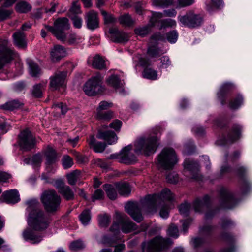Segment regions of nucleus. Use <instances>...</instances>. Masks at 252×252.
Instances as JSON below:
<instances>
[{"label": "nucleus", "instance_id": "obj_1", "mask_svg": "<svg viewBox=\"0 0 252 252\" xmlns=\"http://www.w3.org/2000/svg\"><path fill=\"white\" fill-rule=\"evenodd\" d=\"M28 207L26 209L28 212L27 223L30 228L25 229L22 236L25 240L35 244L40 242L43 236L34 231H42L47 229L50 223V220L45 212L40 209L39 203L36 199L29 200L27 202Z\"/></svg>", "mask_w": 252, "mask_h": 252}, {"label": "nucleus", "instance_id": "obj_2", "mask_svg": "<svg viewBox=\"0 0 252 252\" xmlns=\"http://www.w3.org/2000/svg\"><path fill=\"white\" fill-rule=\"evenodd\" d=\"M158 139L156 136H141L135 142L134 152L137 154L149 156L154 154L158 147Z\"/></svg>", "mask_w": 252, "mask_h": 252}, {"label": "nucleus", "instance_id": "obj_3", "mask_svg": "<svg viewBox=\"0 0 252 252\" xmlns=\"http://www.w3.org/2000/svg\"><path fill=\"white\" fill-rule=\"evenodd\" d=\"M41 200L46 210L53 213L60 208L61 198L54 189L45 190L41 196Z\"/></svg>", "mask_w": 252, "mask_h": 252}, {"label": "nucleus", "instance_id": "obj_4", "mask_svg": "<svg viewBox=\"0 0 252 252\" xmlns=\"http://www.w3.org/2000/svg\"><path fill=\"white\" fill-rule=\"evenodd\" d=\"M158 165L165 169H171L177 163L178 158L175 150L171 148H165L158 155Z\"/></svg>", "mask_w": 252, "mask_h": 252}, {"label": "nucleus", "instance_id": "obj_5", "mask_svg": "<svg viewBox=\"0 0 252 252\" xmlns=\"http://www.w3.org/2000/svg\"><path fill=\"white\" fill-rule=\"evenodd\" d=\"M45 29L51 32L58 40L65 42L66 35L64 32L70 28L69 20L67 18L61 17L57 19L54 22V26L46 25Z\"/></svg>", "mask_w": 252, "mask_h": 252}, {"label": "nucleus", "instance_id": "obj_6", "mask_svg": "<svg viewBox=\"0 0 252 252\" xmlns=\"http://www.w3.org/2000/svg\"><path fill=\"white\" fill-rule=\"evenodd\" d=\"M122 123L119 120H115L109 126L103 125L98 130L97 138L105 140L109 145L116 143L118 137L116 133L112 131H106L104 130L108 127L119 131L122 126Z\"/></svg>", "mask_w": 252, "mask_h": 252}, {"label": "nucleus", "instance_id": "obj_7", "mask_svg": "<svg viewBox=\"0 0 252 252\" xmlns=\"http://www.w3.org/2000/svg\"><path fill=\"white\" fill-rule=\"evenodd\" d=\"M174 195L171 190L167 188H165L162 190L159 194H154L147 196L144 201L151 206L154 209L156 208L158 204H165V201L170 202L172 203L174 201Z\"/></svg>", "mask_w": 252, "mask_h": 252}, {"label": "nucleus", "instance_id": "obj_8", "mask_svg": "<svg viewBox=\"0 0 252 252\" xmlns=\"http://www.w3.org/2000/svg\"><path fill=\"white\" fill-rule=\"evenodd\" d=\"M116 214L120 223L119 224L114 223L110 228V231L113 232L115 235H117L120 233V226L122 232L125 233L137 230V225L129 220H126L124 214L120 212H116Z\"/></svg>", "mask_w": 252, "mask_h": 252}, {"label": "nucleus", "instance_id": "obj_9", "mask_svg": "<svg viewBox=\"0 0 252 252\" xmlns=\"http://www.w3.org/2000/svg\"><path fill=\"white\" fill-rule=\"evenodd\" d=\"M172 244L173 241L169 238L165 239L160 236H157L151 241L143 243L142 249L144 252H159L162 249Z\"/></svg>", "mask_w": 252, "mask_h": 252}, {"label": "nucleus", "instance_id": "obj_10", "mask_svg": "<svg viewBox=\"0 0 252 252\" xmlns=\"http://www.w3.org/2000/svg\"><path fill=\"white\" fill-rule=\"evenodd\" d=\"M102 77L100 75L92 77L84 85L83 90L88 96H93L103 92Z\"/></svg>", "mask_w": 252, "mask_h": 252}, {"label": "nucleus", "instance_id": "obj_11", "mask_svg": "<svg viewBox=\"0 0 252 252\" xmlns=\"http://www.w3.org/2000/svg\"><path fill=\"white\" fill-rule=\"evenodd\" d=\"M219 195L220 202L222 208L230 209L234 207L237 203L233 194L227 189L221 188Z\"/></svg>", "mask_w": 252, "mask_h": 252}, {"label": "nucleus", "instance_id": "obj_12", "mask_svg": "<svg viewBox=\"0 0 252 252\" xmlns=\"http://www.w3.org/2000/svg\"><path fill=\"white\" fill-rule=\"evenodd\" d=\"M19 144L24 150H30L34 146L35 140L30 131L26 129L19 135Z\"/></svg>", "mask_w": 252, "mask_h": 252}, {"label": "nucleus", "instance_id": "obj_13", "mask_svg": "<svg viewBox=\"0 0 252 252\" xmlns=\"http://www.w3.org/2000/svg\"><path fill=\"white\" fill-rule=\"evenodd\" d=\"M141 203L136 202H128L125 205V210L137 222L143 220L141 214Z\"/></svg>", "mask_w": 252, "mask_h": 252}, {"label": "nucleus", "instance_id": "obj_14", "mask_svg": "<svg viewBox=\"0 0 252 252\" xmlns=\"http://www.w3.org/2000/svg\"><path fill=\"white\" fill-rule=\"evenodd\" d=\"M178 19L183 25L191 28L199 26L202 22V17L192 12H189L184 16H179Z\"/></svg>", "mask_w": 252, "mask_h": 252}, {"label": "nucleus", "instance_id": "obj_15", "mask_svg": "<svg viewBox=\"0 0 252 252\" xmlns=\"http://www.w3.org/2000/svg\"><path fill=\"white\" fill-rule=\"evenodd\" d=\"M67 75L66 71H58L50 77V86L51 89L55 90L65 86Z\"/></svg>", "mask_w": 252, "mask_h": 252}, {"label": "nucleus", "instance_id": "obj_16", "mask_svg": "<svg viewBox=\"0 0 252 252\" xmlns=\"http://www.w3.org/2000/svg\"><path fill=\"white\" fill-rule=\"evenodd\" d=\"M113 105L111 102L103 101L100 102L97 108L96 118L98 120L108 121L113 117V113L111 111L104 112L103 111L111 108Z\"/></svg>", "mask_w": 252, "mask_h": 252}, {"label": "nucleus", "instance_id": "obj_17", "mask_svg": "<svg viewBox=\"0 0 252 252\" xmlns=\"http://www.w3.org/2000/svg\"><path fill=\"white\" fill-rule=\"evenodd\" d=\"M85 22L88 29L94 30L99 27V21L97 13L94 10L87 12L85 16Z\"/></svg>", "mask_w": 252, "mask_h": 252}, {"label": "nucleus", "instance_id": "obj_18", "mask_svg": "<svg viewBox=\"0 0 252 252\" xmlns=\"http://www.w3.org/2000/svg\"><path fill=\"white\" fill-rule=\"evenodd\" d=\"M132 149L131 145L126 146L120 152L121 160L120 162L125 164H133L136 161V157L134 155L130 152Z\"/></svg>", "mask_w": 252, "mask_h": 252}, {"label": "nucleus", "instance_id": "obj_19", "mask_svg": "<svg viewBox=\"0 0 252 252\" xmlns=\"http://www.w3.org/2000/svg\"><path fill=\"white\" fill-rule=\"evenodd\" d=\"M163 14L161 13L156 12L153 14L152 17L150 20L152 26H154L157 22H161L162 28L170 27H173L176 26V22L172 19H166L164 20H160V19L163 17Z\"/></svg>", "mask_w": 252, "mask_h": 252}, {"label": "nucleus", "instance_id": "obj_20", "mask_svg": "<svg viewBox=\"0 0 252 252\" xmlns=\"http://www.w3.org/2000/svg\"><path fill=\"white\" fill-rule=\"evenodd\" d=\"M144 204L148 208L149 212H155L158 208H160V210L159 214L160 217L163 219H166L168 217L169 210L174 207L172 203H169L168 204H158V205L156 206V208L154 209L151 206L149 205L147 202L144 201Z\"/></svg>", "mask_w": 252, "mask_h": 252}, {"label": "nucleus", "instance_id": "obj_21", "mask_svg": "<svg viewBox=\"0 0 252 252\" xmlns=\"http://www.w3.org/2000/svg\"><path fill=\"white\" fill-rule=\"evenodd\" d=\"M50 54L53 62H57L65 57L66 55V50L60 45H55L51 49Z\"/></svg>", "mask_w": 252, "mask_h": 252}, {"label": "nucleus", "instance_id": "obj_22", "mask_svg": "<svg viewBox=\"0 0 252 252\" xmlns=\"http://www.w3.org/2000/svg\"><path fill=\"white\" fill-rule=\"evenodd\" d=\"M109 32L112 35L116 42H125L129 39V35L127 33L123 31H119L117 28L110 29Z\"/></svg>", "mask_w": 252, "mask_h": 252}, {"label": "nucleus", "instance_id": "obj_23", "mask_svg": "<svg viewBox=\"0 0 252 252\" xmlns=\"http://www.w3.org/2000/svg\"><path fill=\"white\" fill-rule=\"evenodd\" d=\"M184 166L185 172H189L192 178L196 179L194 174L198 171L199 165L198 163L190 159H186Z\"/></svg>", "mask_w": 252, "mask_h": 252}, {"label": "nucleus", "instance_id": "obj_24", "mask_svg": "<svg viewBox=\"0 0 252 252\" xmlns=\"http://www.w3.org/2000/svg\"><path fill=\"white\" fill-rule=\"evenodd\" d=\"M2 197L5 202L14 204L20 200L19 195L16 189H11L3 193Z\"/></svg>", "mask_w": 252, "mask_h": 252}, {"label": "nucleus", "instance_id": "obj_25", "mask_svg": "<svg viewBox=\"0 0 252 252\" xmlns=\"http://www.w3.org/2000/svg\"><path fill=\"white\" fill-rule=\"evenodd\" d=\"M210 198L208 195H205L200 199H197L193 204V207L195 212H201L208 207Z\"/></svg>", "mask_w": 252, "mask_h": 252}, {"label": "nucleus", "instance_id": "obj_26", "mask_svg": "<svg viewBox=\"0 0 252 252\" xmlns=\"http://www.w3.org/2000/svg\"><path fill=\"white\" fill-rule=\"evenodd\" d=\"M41 179L44 180L46 183L53 185L57 189H58L59 192H60V191L63 187L66 186H64V182L62 179H54L45 173H43L42 174Z\"/></svg>", "mask_w": 252, "mask_h": 252}, {"label": "nucleus", "instance_id": "obj_27", "mask_svg": "<svg viewBox=\"0 0 252 252\" xmlns=\"http://www.w3.org/2000/svg\"><path fill=\"white\" fill-rule=\"evenodd\" d=\"M89 145L93 149V150L97 153L103 152L106 147L105 143L97 142L94 136H91L87 140Z\"/></svg>", "mask_w": 252, "mask_h": 252}, {"label": "nucleus", "instance_id": "obj_28", "mask_svg": "<svg viewBox=\"0 0 252 252\" xmlns=\"http://www.w3.org/2000/svg\"><path fill=\"white\" fill-rule=\"evenodd\" d=\"M14 44L19 48L24 49L27 46L25 36L23 32L18 31L13 34Z\"/></svg>", "mask_w": 252, "mask_h": 252}, {"label": "nucleus", "instance_id": "obj_29", "mask_svg": "<svg viewBox=\"0 0 252 252\" xmlns=\"http://www.w3.org/2000/svg\"><path fill=\"white\" fill-rule=\"evenodd\" d=\"M107 197L112 200H114L117 198V187L116 184L115 185L105 184L103 186Z\"/></svg>", "mask_w": 252, "mask_h": 252}, {"label": "nucleus", "instance_id": "obj_30", "mask_svg": "<svg viewBox=\"0 0 252 252\" xmlns=\"http://www.w3.org/2000/svg\"><path fill=\"white\" fill-rule=\"evenodd\" d=\"M43 155L46 158L45 163H56L58 160L57 153L51 147H47L44 151Z\"/></svg>", "mask_w": 252, "mask_h": 252}, {"label": "nucleus", "instance_id": "obj_31", "mask_svg": "<svg viewBox=\"0 0 252 252\" xmlns=\"http://www.w3.org/2000/svg\"><path fill=\"white\" fill-rule=\"evenodd\" d=\"M107 82L109 85L115 89L120 90V93H121V89L123 86V83L117 75H112L107 79Z\"/></svg>", "mask_w": 252, "mask_h": 252}, {"label": "nucleus", "instance_id": "obj_32", "mask_svg": "<svg viewBox=\"0 0 252 252\" xmlns=\"http://www.w3.org/2000/svg\"><path fill=\"white\" fill-rule=\"evenodd\" d=\"M46 86V82H42L34 85L31 91L32 95L35 97H42L43 91L44 90Z\"/></svg>", "mask_w": 252, "mask_h": 252}, {"label": "nucleus", "instance_id": "obj_33", "mask_svg": "<svg viewBox=\"0 0 252 252\" xmlns=\"http://www.w3.org/2000/svg\"><path fill=\"white\" fill-rule=\"evenodd\" d=\"M27 64L29 66L30 74L34 77H38L41 74V70L38 66L32 60H28Z\"/></svg>", "mask_w": 252, "mask_h": 252}, {"label": "nucleus", "instance_id": "obj_34", "mask_svg": "<svg viewBox=\"0 0 252 252\" xmlns=\"http://www.w3.org/2000/svg\"><path fill=\"white\" fill-rule=\"evenodd\" d=\"M93 67L97 69H102L105 68L106 64L104 59L99 55L95 56L92 60Z\"/></svg>", "mask_w": 252, "mask_h": 252}, {"label": "nucleus", "instance_id": "obj_35", "mask_svg": "<svg viewBox=\"0 0 252 252\" xmlns=\"http://www.w3.org/2000/svg\"><path fill=\"white\" fill-rule=\"evenodd\" d=\"M242 127L240 126L235 125L233 126L231 132L228 135V140L232 142L238 139L240 136Z\"/></svg>", "mask_w": 252, "mask_h": 252}, {"label": "nucleus", "instance_id": "obj_36", "mask_svg": "<svg viewBox=\"0 0 252 252\" xmlns=\"http://www.w3.org/2000/svg\"><path fill=\"white\" fill-rule=\"evenodd\" d=\"M142 76L148 79L155 80L158 79V72L151 68H146L142 72Z\"/></svg>", "mask_w": 252, "mask_h": 252}, {"label": "nucleus", "instance_id": "obj_37", "mask_svg": "<svg viewBox=\"0 0 252 252\" xmlns=\"http://www.w3.org/2000/svg\"><path fill=\"white\" fill-rule=\"evenodd\" d=\"M118 191L119 193L123 196L127 195L130 192V189L129 185L126 183H116Z\"/></svg>", "mask_w": 252, "mask_h": 252}, {"label": "nucleus", "instance_id": "obj_38", "mask_svg": "<svg viewBox=\"0 0 252 252\" xmlns=\"http://www.w3.org/2000/svg\"><path fill=\"white\" fill-rule=\"evenodd\" d=\"M80 172L76 170L66 174V178L68 183L70 185H74L76 184L79 177Z\"/></svg>", "mask_w": 252, "mask_h": 252}, {"label": "nucleus", "instance_id": "obj_39", "mask_svg": "<svg viewBox=\"0 0 252 252\" xmlns=\"http://www.w3.org/2000/svg\"><path fill=\"white\" fill-rule=\"evenodd\" d=\"M79 220L84 225H87L90 221L91 216L89 210H84L79 216Z\"/></svg>", "mask_w": 252, "mask_h": 252}, {"label": "nucleus", "instance_id": "obj_40", "mask_svg": "<svg viewBox=\"0 0 252 252\" xmlns=\"http://www.w3.org/2000/svg\"><path fill=\"white\" fill-rule=\"evenodd\" d=\"M222 5V0H211L210 3L206 4V10L208 12H211L215 9L219 8Z\"/></svg>", "mask_w": 252, "mask_h": 252}, {"label": "nucleus", "instance_id": "obj_41", "mask_svg": "<svg viewBox=\"0 0 252 252\" xmlns=\"http://www.w3.org/2000/svg\"><path fill=\"white\" fill-rule=\"evenodd\" d=\"M32 6L26 1H20L16 5V10L19 13H26L29 11Z\"/></svg>", "mask_w": 252, "mask_h": 252}, {"label": "nucleus", "instance_id": "obj_42", "mask_svg": "<svg viewBox=\"0 0 252 252\" xmlns=\"http://www.w3.org/2000/svg\"><path fill=\"white\" fill-rule=\"evenodd\" d=\"M163 53L157 45H150L147 50V54L151 57H158Z\"/></svg>", "mask_w": 252, "mask_h": 252}, {"label": "nucleus", "instance_id": "obj_43", "mask_svg": "<svg viewBox=\"0 0 252 252\" xmlns=\"http://www.w3.org/2000/svg\"><path fill=\"white\" fill-rule=\"evenodd\" d=\"M21 105L22 103H20L18 100H14L9 101L6 103L5 104L0 106V108L5 110H12L14 109L19 108Z\"/></svg>", "mask_w": 252, "mask_h": 252}, {"label": "nucleus", "instance_id": "obj_44", "mask_svg": "<svg viewBox=\"0 0 252 252\" xmlns=\"http://www.w3.org/2000/svg\"><path fill=\"white\" fill-rule=\"evenodd\" d=\"M60 193L66 200H72L74 198V193L67 186L63 187Z\"/></svg>", "mask_w": 252, "mask_h": 252}, {"label": "nucleus", "instance_id": "obj_45", "mask_svg": "<svg viewBox=\"0 0 252 252\" xmlns=\"http://www.w3.org/2000/svg\"><path fill=\"white\" fill-rule=\"evenodd\" d=\"M111 221V217L107 214L100 215L98 216V222L99 225L102 227H106L108 226Z\"/></svg>", "mask_w": 252, "mask_h": 252}, {"label": "nucleus", "instance_id": "obj_46", "mask_svg": "<svg viewBox=\"0 0 252 252\" xmlns=\"http://www.w3.org/2000/svg\"><path fill=\"white\" fill-rule=\"evenodd\" d=\"M119 20L121 24L126 26H130L134 23V21L128 14H126L121 16L119 17Z\"/></svg>", "mask_w": 252, "mask_h": 252}, {"label": "nucleus", "instance_id": "obj_47", "mask_svg": "<svg viewBox=\"0 0 252 252\" xmlns=\"http://www.w3.org/2000/svg\"><path fill=\"white\" fill-rule=\"evenodd\" d=\"M153 5L161 7H165L173 3V0H152Z\"/></svg>", "mask_w": 252, "mask_h": 252}, {"label": "nucleus", "instance_id": "obj_48", "mask_svg": "<svg viewBox=\"0 0 252 252\" xmlns=\"http://www.w3.org/2000/svg\"><path fill=\"white\" fill-rule=\"evenodd\" d=\"M62 161L64 169H68L73 164L72 158L67 155L63 156Z\"/></svg>", "mask_w": 252, "mask_h": 252}, {"label": "nucleus", "instance_id": "obj_49", "mask_svg": "<svg viewBox=\"0 0 252 252\" xmlns=\"http://www.w3.org/2000/svg\"><path fill=\"white\" fill-rule=\"evenodd\" d=\"M167 234L171 237L178 238L179 235L177 226L174 224H170L167 229Z\"/></svg>", "mask_w": 252, "mask_h": 252}, {"label": "nucleus", "instance_id": "obj_50", "mask_svg": "<svg viewBox=\"0 0 252 252\" xmlns=\"http://www.w3.org/2000/svg\"><path fill=\"white\" fill-rule=\"evenodd\" d=\"M101 13L103 16L106 24L113 23L116 21V19L112 14L107 13L106 11L101 10Z\"/></svg>", "mask_w": 252, "mask_h": 252}, {"label": "nucleus", "instance_id": "obj_51", "mask_svg": "<svg viewBox=\"0 0 252 252\" xmlns=\"http://www.w3.org/2000/svg\"><path fill=\"white\" fill-rule=\"evenodd\" d=\"M243 99L241 96H238L237 98L232 100L230 104L229 107L231 109H236L240 106L243 103Z\"/></svg>", "mask_w": 252, "mask_h": 252}, {"label": "nucleus", "instance_id": "obj_52", "mask_svg": "<svg viewBox=\"0 0 252 252\" xmlns=\"http://www.w3.org/2000/svg\"><path fill=\"white\" fill-rule=\"evenodd\" d=\"M45 165L46 172L45 173L50 177V174H54L56 172L57 165L56 163H45Z\"/></svg>", "mask_w": 252, "mask_h": 252}, {"label": "nucleus", "instance_id": "obj_53", "mask_svg": "<svg viewBox=\"0 0 252 252\" xmlns=\"http://www.w3.org/2000/svg\"><path fill=\"white\" fill-rule=\"evenodd\" d=\"M84 247L83 243L80 240H77L72 242L69 248L72 251H76L82 249Z\"/></svg>", "mask_w": 252, "mask_h": 252}, {"label": "nucleus", "instance_id": "obj_54", "mask_svg": "<svg viewBox=\"0 0 252 252\" xmlns=\"http://www.w3.org/2000/svg\"><path fill=\"white\" fill-rule=\"evenodd\" d=\"M82 38L76 35L74 33L70 34L68 37H66V39L65 41H67V42L69 44H73L74 43L79 42L81 41Z\"/></svg>", "mask_w": 252, "mask_h": 252}, {"label": "nucleus", "instance_id": "obj_55", "mask_svg": "<svg viewBox=\"0 0 252 252\" xmlns=\"http://www.w3.org/2000/svg\"><path fill=\"white\" fill-rule=\"evenodd\" d=\"M104 197V193L102 190L100 189H96L92 196V200L95 202L96 200L103 199Z\"/></svg>", "mask_w": 252, "mask_h": 252}, {"label": "nucleus", "instance_id": "obj_56", "mask_svg": "<svg viewBox=\"0 0 252 252\" xmlns=\"http://www.w3.org/2000/svg\"><path fill=\"white\" fill-rule=\"evenodd\" d=\"M160 63L159 68H167L171 65V61L168 56H164L160 58Z\"/></svg>", "mask_w": 252, "mask_h": 252}, {"label": "nucleus", "instance_id": "obj_57", "mask_svg": "<svg viewBox=\"0 0 252 252\" xmlns=\"http://www.w3.org/2000/svg\"><path fill=\"white\" fill-rule=\"evenodd\" d=\"M190 205L189 203H184L181 204L179 207V211L181 214L184 216H186L189 214L190 209Z\"/></svg>", "mask_w": 252, "mask_h": 252}, {"label": "nucleus", "instance_id": "obj_58", "mask_svg": "<svg viewBox=\"0 0 252 252\" xmlns=\"http://www.w3.org/2000/svg\"><path fill=\"white\" fill-rule=\"evenodd\" d=\"M11 11L5 9L3 7H0V21H3L7 19L10 14Z\"/></svg>", "mask_w": 252, "mask_h": 252}, {"label": "nucleus", "instance_id": "obj_59", "mask_svg": "<svg viewBox=\"0 0 252 252\" xmlns=\"http://www.w3.org/2000/svg\"><path fill=\"white\" fill-rule=\"evenodd\" d=\"M43 159V156L40 154H37L32 158V164L33 166L39 165Z\"/></svg>", "mask_w": 252, "mask_h": 252}, {"label": "nucleus", "instance_id": "obj_60", "mask_svg": "<svg viewBox=\"0 0 252 252\" xmlns=\"http://www.w3.org/2000/svg\"><path fill=\"white\" fill-rule=\"evenodd\" d=\"M149 28L147 26L138 28L134 30L135 33L138 35L143 37L147 35L149 32Z\"/></svg>", "mask_w": 252, "mask_h": 252}, {"label": "nucleus", "instance_id": "obj_61", "mask_svg": "<svg viewBox=\"0 0 252 252\" xmlns=\"http://www.w3.org/2000/svg\"><path fill=\"white\" fill-rule=\"evenodd\" d=\"M9 126L3 118H0V132L2 134L6 133L9 129Z\"/></svg>", "mask_w": 252, "mask_h": 252}, {"label": "nucleus", "instance_id": "obj_62", "mask_svg": "<svg viewBox=\"0 0 252 252\" xmlns=\"http://www.w3.org/2000/svg\"><path fill=\"white\" fill-rule=\"evenodd\" d=\"M178 38V33L175 31H173L169 32L167 34V40L171 43H175Z\"/></svg>", "mask_w": 252, "mask_h": 252}, {"label": "nucleus", "instance_id": "obj_63", "mask_svg": "<svg viewBox=\"0 0 252 252\" xmlns=\"http://www.w3.org/2000/svg\"><path fill=\"white\" fill-rule=\"evenodd\" d=\"M166 180L170 183H176L178 181L179 177L175 172L170 173L167 175Z\"/></svg>", "mask_w": 252, "mask_h": 252}, {"label": "nucleus", "instance_id": "obj_64", "mask_svg": "<svg viewBox=\"0 0 252 252\" xmlns=\"http://www.w3.org/2000/svg\"><path fill=\"white\" fill-rule=\"evenodd\" d=\"M72 20L73 25L76 28L80 29L81 28L82 25V19L77 16H74L71 18Z\"/></svg>", "mask_w": 252, "mask_h": 252}]
</instances>
